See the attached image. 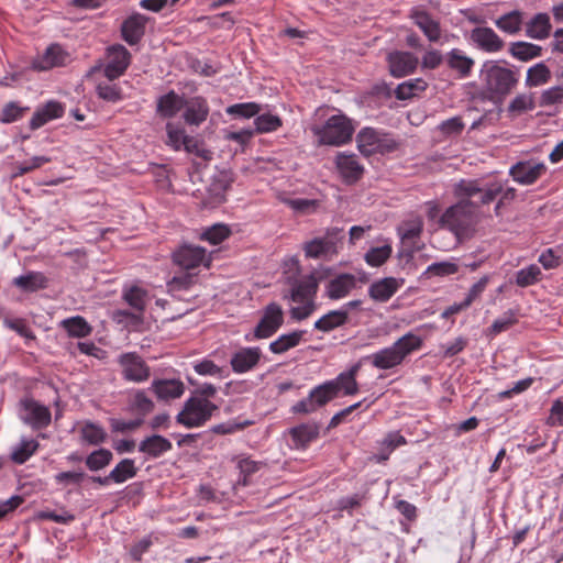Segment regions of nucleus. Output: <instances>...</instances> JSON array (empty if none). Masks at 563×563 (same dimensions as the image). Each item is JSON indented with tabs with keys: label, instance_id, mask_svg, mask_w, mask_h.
Instances as JSON below:
<instances>
[{
	"label": "nucleus",
	"instance_id": "1",
	"mask_svg": "<svg viewBox=\"0 0 563 563\" xmlns=\"http://www.w3.org/2000/svg\"><path fill=\"white\" fill-rule=\"evenodd\" d=\"M501 189L503 185L499 181L461 179L454 185V195L460 200L441 216V225L452 232L459 241L471 239L481 221L479 207L494 201Z\"/></svg>",
	"mask_w": 563,
	"mask_h": 563
},
{
	"label": "nucleus",
	"instance_id": "2",
	"mask_svg": "<svg viewBox=\"0 0 563 563\" xmlns=\"http://www.w3.org/2000/svg\"><path fill=\"white\" fill-rule=\"evenodd\" d=\"M422 342L419 335L408 332L391 346L373 353L367 358L378 369H390L400 365L410 353L419 350L422 346Z\"/></svg>",
	"mask_w": 563,
	"mask_h": 563
},
{
	"label": "nucleus",
	"instance_id": "3",
	"mask_svg": "<svg viewBox=\"0 0 563 563\" xmlns=\"http://www.w3.org/2000/svg\"><path fill=\"white\" fill-rule=\"evenodd\" d=\"M485 91L490 100L504 99L517 86L518 78L514 70L503 67L496 62H487L481 70Z\"/></svg>",
	"mask_w": 563,
	"mask_h": 563
},
{
	"label": "nucleus",
	"instance_id": "4",
	"mask_svg": "<svg viewBox=\"0 0 563 563\" xmlns=\"http://www.w3.org/2000/svg\"><path fill=\"white\" fill-rule=\"evenodd\" d=\"M319 136V143L323 145L340 146L351 141L354 126L344 114L330 117L322 126L312 128Z\"/></svg>",
	"mask_w": 563,
	"mask_h": 563
},
{
	"label": "nucleus",
	"instance_id": "5",
	"mask_svg": "<svg viewBox=\"0 0 563 563\" xmlns=\"http://www.w3.org/2000/svg\"><path fill=\"white\" fill-rule=\"evenodd\" d=\"M218 406L201 397H190L184 404L183 410L176 416V421L186 428H198L209 421Z\"/></svg>",
	"mask_w": 563,
	"mask_h": 563
},
{
	"label": "nucleus",
	"instance_id": "6",
	"mask_svg": "<svg viewBox=\"0 0 563 563\" xmlns=\"http://www.w3.org/2000/svg\"><path fill=\"white\" fill-rule=\"evenodd\" d=\"M357 147L364 156L373 154L390 153L396 148V143L382 137L374 129L364 128L356 136Z\"/></svg>",
	"mask_w": 563,
	"mask_h": 563
},
{
	"label": "nucleus",
	"instance_id": "7",
	"mask_svg": "<svg viewBox=\"0 0 563 563\" xmlns=\"http://www.w3.org/2000/svg\"><path fill=\"white\" fill-rule=\"evenodd\" d=\"M284 323V312L276 302L264 308L263 316L254 329V338L266 339L272 336Z\"/></svg>",
	"mask_w": 563,
	"mask_h": 563
},
{
	"label": "nucleus",
	"instance_id": "8",
	"mask_svg": "<svg viewBox=\"0 0 563 563\" xmlns=\"http://www.w3.org/2000/svg\"><path fill=\"white\" fill-rule=\"evenodd\" d=\"M108 58L103 74L108 80L113 81L122 76L129 67L131 54L123 45L117 44L108 48Z\"/></svg>",
	"mask_w": 563,
	"mask_h": 563
},
{
	"label": "nucleus",
	"instance_id": "9",
	"mask_svg": "<svg viewBox=\"0 0 563 563\" xmlns=\"http://www.w3.org/2000/svg\"><path fill=\"white\" fill-rule=\"evenodd\" d=\"M119 362L125 379L140 383L150 377V367L136 353L122 354Z\"/></svg>",
	"mask_w": 563,
	"mask_h": 563
},
{
	"label": "nucleus",
	"instance_id": "10",
	"mask_svg": "<svg viewBox=\"0 0 563 563\" xmlns=\"http://www.w3.org/2000/svg\"><path fill=\"white\" fill-rule=\"evenodd\" d=\"M470 40L477 48L486 53H497L505 46V42L500 36L493 29L487 26H478L472 30Z\"/></svg>",
	"mask_w": 563,
	"mask_h": 563
},
{
	"label": "nucleus",
	"instance_id": "11",
	"mask_svg": "<svg viewBox=\"0 0 563 563\" xmlns=\"http://www.w3.org/2000/svg\"><path fill=\"white\" fill-rule=\"evenodd\" d=\"M173 260L181 268L192 269L205 263L206 250L201 246L184 244L173 253Z\"/></svg>",
	"mask_w": 563,
	"mask_h": 563
},
{
	"label": "nucleus",
	"instance_id": "12",
	"mask_svg": "<svg viewBox=\"0 0 563 563\" xmlns=\"http://www.w3.org/2000/svg\"><path fill=\"white\" fill-rule=\"evenodd\" d=\"M389 71L396 78L405 77L415 71L418 58L409 52H393L387 56Z\"/></svg>",
	"mask_w": 563,
	"mask_h": 563
},
{
	"label": "nucleus",
	"instance_id": "13",
	"mask_svg": "<svg viewBox=\"0 0 563 563\" xmlns=\"http://www.w3.org/2000/svg\"><path fill=\"white\" fill-rule=\"evenodd\" d=\"M544 172L545 166L543 163H533L531 161L518 162L509 169L514 180L521 185L536 183Z\"/></svg>",
	"mask_w": 563,
	"mask_h": 563
},
{
	"label": "nucleus",
	"instance_id": "14",
	"mask_svg": "<svg viewBox=\"0 0 563 563\" xmlns=\"http://www.w3.org/2000/svg\"><path fill=\"white\" fill-rule=\"evenodd\" d=\"M148 18L141 13H133L121 25V36L129 45L140 43L145 34Z\"/></svg>",
	"mask_w": 563,
	"mask_h": 563
},
{
	"label": "nucleus",
	"instance_id": "15",
	"mask_svg": "<svg viewBox=\"0 0 563 563\" xmlns=\"http://www.w3.org/2000/svg\"><path fill=\"white\" fill-rule=\"evenodd\" d=\"M404 279L385 277L373 283L368 288L369 297L378 302H386L402 286Z\"/></svg>",
	"mask_w": 563,
	"mask_h": 563
},
{
	"label": "nucleus",
	"instance_id": "16",
	"mask_svg": "<svg viewBox=\"0 0 563 563\" xmlns=\"http://www.w3.org/2000/svg\"><path fill=\"white\" fill-rule=\"evenodd\" d=\"M184 109L185 112L183 117L185 122L189 125H200L203 121L207 120L209 114L208 103L202 97L186 99Z\"/></svg>",
	"mask_w": 563,
	"mask_h": 563
},
{
	"label": "nucleus",
	"instance_id": "17",
	"mask_svg": "<svg viewBox=\"0 0 563 563\" xmlns=\"http://www.w3.org/2000/svg\"><path fill=\"white\" fill-rule=\"evenodd\" d=\"M317 289L318 279L316 278L314 274H310L303 279L296 282L292 285L290 295H285L284 298H289L294 302L313 301Z\"/></svg>",
	"mask_w": 563,
	"mask_h": 563
},
{
	"label": "nucleus",
	"instance_id": "18",
	"mask_svg": "<svg viewBox=\"0 0 563 563\" xmlns=\"http://www.w3.org/2000/svg\"><path fill=\"white\" fill-rule=\"evenodd\" d=\"M410 18L430 42H438L440 40V24L428 12L415 8L410 11Z\"/></svg>",
	"mask_w": 563,
	"mask_h": 563
},
{
	"label": "nucleus",
	"instance_id": "19",
	"mask_svg": "<svg viewBox=\"0 0 563 563\" xmlns=\"http://www.w3.org/2000/svg\"><path fill=\"white\" fill-rule=\"evenodd\" d=\"M69 54L57 43L51 44L37 60V70H48L67 64Z\"/></svg>",
	"mask_w": 563,
	"mask_h": 563
},
{
	"label": "nucleus",
	"instance_id": "20",
	"mask_svg": "<svg viewBox=\"0 0 563 563\" xmlns=\"http://www.w3.org/2000/svg\"><path fill=\"white\" fill-rule=\"evenodd\" d=\"M261 358L260 347H244L231 358V366L235 373H245L252 369Z\"/></svg>",
	"mask_w": 563,
	"mask_h": 563
},
{
	"label": "nucleus",
	"instance_id": "21",
	"mask_svg": "<svg viewBox=\"0 0 563 563\" xmlns=\"http://www.w3.org/2000/svg\"><path fill=\"white\" fill-rule=\"evenodd\" d=\"M445 63L448 67L456 71L461 78L468 77L475 65V60L459 48H453L446 54Z\"/></svg>",
	"mask_w": 563,
	"mask_h": 563
},
{
	"label": "nucleus",
	"instance_id": "22",
	"mask_svg": "<svg viewBox=\"0 0 563 563\" xmlns=\"http://www.w3.org/2000/svg\"><path fill=\"white\" fill-rule=\"evenodd\" d=\"M336 167L346 183H355L364 172L355 155L340 154L336 157Z\"/></svg>",
	"mask_w": 563,
	"mask_h": 563
},
{
	"label": "nucleus",
	"instance_id": "23",
	"mask_svg": "<svg viewBox=\"0 0 563 563\" xmlns=\"http://www.w3.org/2000/svg\"><path fill=\"white\" fill-rule=\"evenodd\" d=\"M295 449H306L310 442L319 435V426L316 423H302L289 430Z\"/></svg>",
	"mask_w": 563,
	"mask_h": 563
},
{
	"label": "nucleus",
	"instance_id": "24",
	"mask_svg": "<svg viewBox=\"0 0 563 563\" xmlns=\"http://www.w3.org/2000/svg\"><path fill=\"white\" fill-rule=\"evenodd\" d=\"M172 448V442L159 434L150 435L139 444V451L153 459L159 457L165 452L170 451Z\"/></svg>",
	"mask_w": 563,
	"mask_h": 563
},
{
	"label": "nucleus",
	"instance_id": "25",
	"mask_svg": "<svg viewBox=\"0 0 563 563\" xmlns=\"http://www.w3.org/2000/svg\"><path fill=\"white\" fill-rule=\"evenodd\" d=\"M356 286V278L352 274H340L331 279L327 286V295L331 299L345 297Z\"/></svg>",
	"mask_w": 563,
	"mask_h": 563
},
{
	"label": "nucleus",
	"instance_id": "26",
	"mask_svg": "<svg viewBox=\"0 0 563 563\" xmlns=\"http://www.w3.org/2000/svg\"><path fill=\"white\" fill-rule=\"evenodd\" d=\"M552 25L548 13H537L526 23V35L533 40H544L550 35Z\"/></svg>",
	"mask_w": 563,
	"mask_h": 563
},
{
	"label": "nucleus",
	"instance_id": "27",
	"mask_svg": "<svg viewBox=\"0 0 563 563\" xmlns=\"http://www.w3.org/2000/svg\"><path fill=\"white\" fill-rule=\"evenodd\" d=\"M186 99L172 90L159 97L157 101V113L164 118H173L184 109Z\"/></svg>",
	"mask_w": 563,
	"mask_h": 563
},
{
	"label": "nucleus",
	"instance_id": "28",
	"mask_svg": "<svg viewBox=\"0 0 563 563\" xmlns=\"http://www.w3.org/2000/svg\"><path fill=\"white\" fill-rule=\"evenodd\" d=\"M152 388L156 396L163 400L179 398L185 390L184 384L177 379L154 380Z\"/></svg>",
	"mask_w": 563,
	"mask_h": 563
},
{
	"label": "nucleus",
	"instance_id": "29",
	"mask_svg": "<svg viewBox=\"0 0 563 563\" xmlns=\"http://www.w3.org/2000/svg\"><path fill=\"white\" fill-rule=\"evenodd\" d=\"M523 12L519 10H512L500 15L496 21L495 25L509 35L518 34L522 29Z\"/></svg>",
	"mask_w": 563,
	"mask_h": 563
},
{
	"label": "nucleus",
	"instance_id": "30",
	"mask_svg": "<svg viewBox=\"0 0 563 563\" xmlns=\"http://www.w3.org/2000/svg\"><path fill=\"white\" fill-rule=\"evenodd\" d=\"M347 320L349 312L346 310H332L314 322V329L329 332L345 324Z\"/></svg>",
	"mask_w": 563,
	"mask_h": 563
},
{
	"label": "nucleus",
	"instance_id": "31",
	"mask_svg": "<svg viewBox=\"0 0 563 563\" xmlns=\"http://www.w3.org/2000/svg\"><path fill=\"white\" fill-rule=\"evenodd\" d=\"M509 53L521 62H528L541 56L542 48L539 45L519 41L510 44Z\"/></svg>",
	"mask_w": 563,
	"mask_h": 563
},
{
	"label": "nucleus",
	"instance_id": "32",
	"mask_svg": "<svg viewBox=\"0 0 563 563\" xmlns=\"http://www.w3.org/2000/svg\"><path fill=\"white\" fill-rule=\"evenodd\" d=\"M60 324L67 331L69 336L74 338L88 336L92 331L91 325L80 316L65 319Z\"/></svg>",
	"mask_w": 563,
	"mask_h": 563
},
{
	"label": "nucleus",
	"instance_id": "33",
	"mask_svg": "<svg viewBox=\"0 0 563 563\" xmlns=\"http://www.w3.org/2000/svg\"><path fill=\"white\" fill-rule=\"evenodd\" d=\"M137 473L135 463L131 459H123L109 473V478L117 484L124 483L125 481L133 478Z\"/></svg>",
	"mask_w": 563,
	"mask_h": 563
},
{
	"label": "nucleus",
	"instance_id": "34",
	"mask_svg": "<svg viewBox=\"0 0 563 563\" xmlns=\"http://www.w3.org/2000/svg\"><path fill=\"white\" fill-rule=\"evenodd\" d=\"M303 335V331H294L288 334L280 335L277 340L269 344V350L274 354H283L288 350L297 346Z\"/></svg>",
	"mask_w": 563,
	"mask_h": 563
},
{
	"label": "nucleus",
	"instance_id": "35",
	"mask_svg": "<svg viewBox=\"0 0 563 563\" xmlns=\"http://www.w3.org/2000/svg\"><path fill=\"white\" fill-rule=\"evenodd\" d=\"M551 78L549 67L543 63H538L527 70L526 86L538 87L547 84Z\"/></svg>",
	"mask_w": 563,
	"mask_h": 563
},
{
	"label": "nucleus",
	"instance_id": "36",
	"mask_svg": "<svg viewBox=\"0 0 563 563\" xmlns=\"http://www.w3.org/2000/svg\"><path fill=\"white\" fill-rule=\"evenodd\" d=\"M113 454L108 449H99L91 452L85 460L86 466L91 472H98L110 464Z\"/></svg>",
	"mask_w": 563,
	"mask_h": 563
},
{
	"label": "nucleus",
	"instance_id": "37",
	"mask_svg": "<svg viewBox=\"0 0 563 563\" xmlns=\"http://www.w3.org/2000/svg\"><path fill=\"white\" fill-rule=\"evenodd\" d=\"M64 114V107L60 102L52 100L37 110V128L51 120L60 118Z\"/></svg>",
	"mask_w": 563,
	"mask_h": 563
},
{
	"label": "nucleus",
	"instance_id": "38",
	"mask_svg": "<svg viewBox=\"0 0 563 563\" xmlns=\"http://www.w3.org/2000/svg\"><path fill=\"white\" fill-rule=\"evenodd\" d=\"M80 434L82 440L92 445L103 443L107 439L104 429L101 426L90 421L84 423L80 430Z\"/></svg>",
	"mask_w": 563,
	"mask_h": 563
},
{
	"label": "nucleus",
	"instance_id": "39",
	"mask_svg": "<svg viewBox=\"0 0 563 563\" xmlns=\"http://www.w3.org/2000/svg\"><path fill=\"white\" fill-rule=\"evenodd\" d=\"M166 144L175 151L185 150L187 140H190L191 137L186 134L184 129L177 128L170 122L166 124Z\"/></svg>",
	"mask_w": 563,
	"mask_h": 563
},
{
	"label": "nucleus",
	"instance_id": "40",
	"mask_svg": "<svg viewBox=\"0 0 563 563\" xmlns=\"http://www.w3.org/2000/svg\"><path fill=\"white\" fill-rule=\"evenodd\" d=\"M536 107L533 93H519L508 104L507 111L514 115L531 111Z\"/></svg>",
	"mask_w": 563,
	"mask_h": 563
},
{
	"label": "nucleus",
	"instance_id": "41",
	"mask_svg": "<svg viewBox=\"0 0 563 563\" xmlns=\"http://www.w3.org/2000/svg\"><path fill=\"white\" fill-rule=\"evenodd\" d=\"M427 86V82L421 78L408 80L398 85L395 95L397 99L406 100L413 97L417 92L426 90Z\"/></svg>",
	"mask_w": 563,
	"mask_h": 563
},
{
	"label": "nucleus",
	"instance_id": "42",
	"mask_svg": "<svg viewBox=\"0 0 563 563\" xmlns=\"http://www.w3.org/2000/svg\"><path fill=\"white\" fill-rule=\"evenodd\" d=\"M146 291L137 286H132L123 291V299L129 306L139 312L145 309Z\"/></svg>",
	"mask_w": 563,
	"mask_h": 563
},
{
	"label": "nucleus",
	"instance_id": "43",
	"mask_svg": "<svg viewBox=\"0 0 563 563\" xmlns=\"http://www.w3.org/2000/svg\"><path fill=\"white\" fill-rule=\"evenodd\" d=\"M391 246L385 244L383 246L372 247L365 254V261L368 265L378 267L383 265L391 255Z\"/></svg>",
	"mask_w": 563,
	"mask_h": 563
},
{
	"label": "nucleus",
	"instance_id": "44",
	"mask_svg": "<svg viewBox=\"0 0 563 563\" xmlns=\"http://www.w3.org/2000/svg\"><path fill=\"white\" fill-rule=\"evenodd\" d=\"M317 407H322L338 395L335 394V387L329 382L317 386L310 391Z\"/></svg>",
	"mask_w": 563,
	"mask_h": 563
},
{
	"label": "nucleus",
	"instance_id": "45",
	"mask_svg": "<svg viewBox=\"0 0 563 563\" xmlns=\"http://www.w3.org/2000/svg\"><path fill=\"white\" fill-rule=\"evenodd\" d=\"M35 452V442L33 440H22L11 452V460L16 464H23Z\"/></svg>",
	"mask_w": 563,
	"mask_h": 563
},
{
	"label": "nucleus",
	"instance_id": "46",
	"mask_svg": "<svg viewBox=\"0 0 563 563\" xmlns=\"http://www.w3.org/2000/svg\"><path fill=\"white\" fill-rule=\"evenodd\" d=\"M96 89L98 97L104 101L118 102L122 99L121 88L118 85L112 84L110 80L99 82Z\"/></svg>",
	"mask_w": 563,
	"mask_h": 563
},
{
	"label": "nucleus",
	"instance_id": "47",
	"mask_svg": "<svg viewBox=\"0 0 563 563\" xmlns=\"http://www.w3.org/2000/svg\"><path fill=\"white\" fill-rule=\"evenodd\" d=\"M185 151L188 154H192L198 158H201L203 162L208 163L213 158V153L209 148L205 146L202 141L191 136L190 140H187Z\"/></svg>",
	"mask_w": 563,
	"mask_h": 563
},
{
	"label": "nucleus",
	"instance_id": "48",
	"mask_svg": "<svg viewBox=\"0 0 563 563\" xmlns=\"http://www.w3.org/2000/svg\"><path fill=\"white\" fill-rule=\"evenodd\" d=\"M335 387V394L338 395L340 391L345 396L355 395L358 391V384L356 379L350 378L344 374H339V376L329 382Z\"/></svg>",
	"mask_w": 563,
	"mask_h": 563
},
{
	"label": "nucleus",
	"instance_id": "49",
	"mask_svg": "<svg viewBox=\"0 0 563 563\" xmlns=\"http://www.w3.org/2000/svg\"><path fill=\"white\" fill-rule=\"evenodd\" d=\"M261 463L255 462L250 459H242L238 463V467L240 470L241 477L238 479V486H247L249 477L256 473L260 470Z\"/></svg>",
	"mask_w": 563,
	"mask_h": 563
},
{
	"label": "nucleus",
	"instance_id": "50",
	"mask_svg": "<svg viewBox=\"0 0 563 563\" xmlns=\"http://www.w3.org/2000/svg\"><path fill=\"white\" fill-rule=\"evenodd\" d=\"M230 235V229L225 224H214L208 228L201 234V239L209 241L211 244H219Z\"/></svg>",
	"mask_w": 563,
	"mask_h": 563
},
{
	"label": "nucleus",
	"instance_id": "51",
	"mask_svg": "<svg viewBox=\"0 0 563 563\" xmlns=\"http://www.w3.org/2000/svg\"><path fill=\"white\" fill-rule=\"evenodd\" d=\"M254 124L256 126V131L260 133H266L277 130L282 125V120L277 115H273L271 113H265L258 115Z\"/></svg>",
	"mask_w": 563,
	"mask_h": 563
},
{
	"label": "nucleus",
	"instance_id": "52",
	"mask_svg": "<svg viewBox=\"0 0 563 563\" xmlns=\"http://www.w3.org/2000/svg\"><path fill=\"white\" fill-rule=\"evenodd\" d=\"M541 269L537 265H530L517 273L516 283L520 287L533 285L539 280Z\"/></svg>",
	"mask_w": 563,
	"mask_h": 563
},
{
	"label": "nucleus",
	"instance_id": "53",
	"mask_svg": "<svg viewBox=\"0 0 563 563\" xmlns=\"http://www.w3.org/2000/svg\"><path fill=\"white\" fill-rule=\"evenodd\" d=\"M332 244L323 239H313L305 244V253L307 257L318 258L329 252Z\"/></svg>",
	"mask_w": 563,
	"mask_h": 563
},
{
	"label": "nucleus",
	"instance_id": "54",
	"mask_svg": "<svg viewBox=\"0 0 563 563\" xmlns=\"http://www.w3.org/2000/svg\"><path fill=\"white\" fill-rule=\"evenodd\" d=\"M563 102V86H554L542 91L539 100L541 107L553 106Z\"/></svg>",
	"mask_w": 563,
	"mask_h": 563
},
{
	"label": "nucleus",
	"instance_id": "55",
	"mask_svg": "<svg viewBox=\"0 0 563 563\" xmlns=\"http://www.w3.org/2000/svg\"><path fill=\"white\" fill-rule=\"evenodd\" d=\"M459 267L451 262H438L429 265L424 272L427 276H449L457 273Z\"/></svg>",
	"mask_w": 563,
	"mask_h": 563
},
{
	"label": "nucleus",
	"instance_id": "56",
	"mask_svg": "<svg viewBox=\"0 0 563 563\" xmlns=\"http://www.w3.org/2000/svg\"><path fill=\"white\" fill-rule=\"evenodd\" d=\"M19 413L25 423L32 428L35 427V401L32 398H25L20 401Z\"/></svg>",
	"mask_w": 563,
	"mask_h": 563
},
{
	"label": "nucleus",
	"instance_id": "57",
	"mask_svg": "<svg viewBox=\"0 0 563 563\" xmlns=\"http://www.w3.org/2000/svg\"><path fill=\"white\" fill-rule=\"evenodd\" d=\"M398 231H399L401 241L404 243H406L416 238H419V235L422 232V223L420 221H410V222L405 223L404 227H400L398 229Z\"/></svg>",
	"mask_w": 563,
	"mask_h": 563
},
{
	"label": "nucleus",
	"instance_id": "58",
	"mask_svg": "<svg viewBox=\"0 0 563 563\" xmlns=\"http://www.w3.org/2000/svg\"><path fill=\"white\" fill-rule=\"evenodd\" d=\"M85 478L86 474L81 471H67L55 475V481L62 485H80Z\"/></svg>",
	"mask_w": 563,
	"mask_h": 563
},
{
	"label": "nucleus",
	"instance_id": "59",
	"mask_svg": "<svg viewBox=\"0 0 563 563\" xmlns=\"http://www.w3.org/2000/svg\"><path fill=\"white\" fill-rule=\"evenodd\" d=\"M517 322V318H516V314L512 310H509L507 311L506 313H504L503 317L496 319L492 327H490V331L494 333V334H498L503 331H506L507 329H509L512 324H515Z\"/></svg>",
	"mask_w": 563,
	"mask_h": 563
},
{
	"label": "nucleus",
	"instance_id": "60",
	"mask_svg": "<svg viewBox=\"0 0 563 563\" xmlns=\"http://www.w3.org/2000/svg\"><path fill=\"white\" fill-rule=\"evenodd\" d=\"M109 422L113 432L124 433L137 429L143 423V419L124 421L122 419L111 418Z\"/></svg>",
	"mask_w": 563,
	"mask_h": 563
},
{
	"label": "nucleus",
	"instance_id": "61",
	"mask_svg": "<svg viewBox=\"0 0 563 563\" xmlns=\"http://www.w3.org/2000/svg\"><path fill=\"white\" fill-rule=\"evenodd\" d=\"M439 129L445 135H457L463 131L464 123L460 117H453L443 121Z\"/></svg>",
	"mask_w": 563,
	"mask_h": 563
},
{
	"label": "nucleus",
	"instance_id": "62",
	"mask_svg": "<svg viewBox=\"0 0 563 563\" xmlns=\"http://www.w3.org/2000/svg\"><path fill=\"white\" fill-rule=\"evenodd\" d=\"M251 421L245 420L243 422H223L216 424L211 428V431L217 434H230L239 430H243L245 427L250 426Z\"/></svg>",
	"mask_w": 563,
	"mask_h": 563
},
{
	"label": "nucleus",
	"instance_id": "63",
	"mask_svg": "<svg viewBox=\"0 0 563 563\" xmlns=\"http://www.w3.org/2000/svg\"><path fill=\"white\" fill-rule=\"evenodd\" d=\"M260 107L256 103H239L233 104L228 109V112L231 114H239L243 118H251L258 113Z\"/></svg>",
	"mask_w": 563,
	"mask_h": 563
},
{
	"label": "nucleus",
	"instance_id": "64",
	"mask_svg": "<svg viewBox=\"0 0 563 563\" xmlns=\"http://www.w3.org/2000/svg\"><path fill=\"white\" fill-rule=\"evenodd\" d=\"M26 109L19 107L15 102H9L4 106L1 114V122L10 123L23 115Z\"/></svg>",
	"mask_w": 563,
	"mask_h": 563
}]
</instances>
